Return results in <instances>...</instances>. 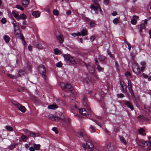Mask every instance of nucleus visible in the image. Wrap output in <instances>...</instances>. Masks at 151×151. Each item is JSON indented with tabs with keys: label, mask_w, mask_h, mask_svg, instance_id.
<instances>
[{
	"label": "nucleus",
	"mask_w": 151,
	"mask_h": 151,
	"mask_svg": "<svg viewBox=\"0 0 151 151\" xmlns=\"http://www.w3.org/2000/svg\"><path fill=\"white\" fill-rule=\"evenodd\" d=\"M76 135L77 136L79 137H83L85 141H86V145L84 143L82 145V147L84 150H86L87 148H92L93 145L92 141L90 139L89 137L87 135L86 133H76Z\"/></svg>",
	"instance_id": "obj_1"
},
{
	"label": "nucleus",
	"mask_w": 151,
	"mask_h": 151,
	"mask_svg": "<svg viewBox=\"0 0 151 151\" xmlns=\"http://www.w3.org/2000/svg\"><path fill=\"white\" fill-rule=\"evenodd\" d=\"M100 0H93V4H92L91 6V9H93L95 12V13L96 14H98V11L99 10L101 14H103V11L99 6V5L98 1Z\"/></svg>",
	"instance_id": "obj_2"
},
{
	"label": "nucleus",
	"mask_w": 151,
	"mask_h": 151,
	"mask_svg": "<svg viewBox=\"0 0 151 151\" xmlns=\"http://www.w3.org/2000/svg\"><path fill=\"white\" fill-rule=\"evenodd\" d=\"M38 70L40 73L42 75V77L44 78V79L45 80H46V70L45 68L44 65H40L38 68Z\"/></svg>",
	"instance_id": "obj_3"
},
{
	"label": "nucleus",
	"mask_w": 151,
	"mask_h": 151,
	"mask_svg": "<svg viewBox=\"0 0 151 151\" xmlns=\"http://www.w3.org/2000/svg\"><path fill=\"white\" fill-rule=\"evenodd\" d=\"M63 56L65 59L69 61L71 64L74 65L76 64V63L73 57L68 54L64 55Z\"/></svg>",
	"instance_id": "obj_4"
},
{
	"label": "nucleus",
	"mask_w": 151,
	"mask_h": 151,
	"mask_svg": "<svg viewBox=\"0 0 151 151\" xmlns=\"http://www.w3.org/2000/svg\"><path fill=\"white\" fill-rule=\"evenodd\" d=\"M85 65L89 72L91 74H93L94 72V69L92 64L90 63Z\"/></svg>",
	"instance_id": "obj_5"
},
{
	"label": "nucleus",
	"mask_w": 151,
	"mask_h": 151,
	"mask_svg": "<svg viewBox=\"0 0 151 151\" xmlns=\"http://www.w3.org/2000/svg\"><path fill=\"white\" fill-rule=\"evenodd\" d=\"M132 70L134 72L136 73L137 74L141 73L140 69L137 63H135L133 65Z\"/></svg>",
	"instance_id": "obj_6"
},
{
	"label": "nucleus",
	"mask_w": 151,
	"mask_h": 151,
	"mask_svg": "<svg viewBox=\"0 0 151 151\" xmlns=\"http://www.w3.org/2000/svg\"><path fill=\"white\" fill-rule=\"evenodd\" d=\"M15 105L18 109L23 113H24L26 111L25 107L22 106L20 104L16 103L15 104Z\"/></svg>",
	"instance_id": "obj_7"
},
{
	"label": "nucleus",
	"mask_w": 151,
	"mask_h": 151,
	"mask_svg": "<svg viewBox=\"0 0 151 151\" xmlns=\"http://www.w3.org/2000/svg\"><path fill=\"white\" fill-rule=\"evenodd\" d=\"M79 110L80 113L83 116L87 117H89L90 116V115L88 114V112L86 111L85 109L81 108L79 109Z\"/></svg>",
	"instance_id": "obj_8"
},
{
	"label": "nucleus",
	"mask_w": 151,
	"mask_h": 151,
	"mask_svg": "<svg viewBox=\"0 0 151 151\" xmlns=\"http://www.w3.org/2000/svg\"><path fill=\"white\" fill-rule=\"evenodd\" d=\"M128 88L131 96L132 97H134V95L132 89L131 82L130 80H128Z\"/></svg>",
	"instance_id": "obj_9"
},
{
	"label": "nucleus",
	"mask_w": 151,
	"mask_h": 151,
	"mask_svg": "<svg viewBox=\"0 0 151 151\" xmlns=\"http://www.w3.org/2000/svg\"><path fill=\"white\" fill-rule=\"evenodd\" d=\"M120 84L121 85V89L123 93H125L127 90V86L125 83L123 81H121L120 82Z\"/></svg>",
	"instance_id": "obj_10"
},
{
	"label": "nucleus",
	"mask_w": 151,
	"mask_h": 151,
	"mask_svg": "<svg viewBox=\"0 0 151 151\" xmlns=\"http://www.w3.org/2000/svg\"><path fill=\"white\" fill-rule=\"evenodd\" d=\"M49 117L50 119L52 121H58L60 120L63 119L61 116L60 117H59L58 116H55L52 114L49 115Z\"/></svg>",
	"instance_id": "obj_11"
},
{
	"label": "nucleus",
	"mask_w": 151,
	"mask_h": 151,
	"mask_svg": "<svg viewBox=\"0 0 151 151\" xmlns=\"http://www.w3.org/2000/svg\"><path fill=\"white\" fill-rule=\"evenodd\" d=\"M106 147L109 151H115L114 147L113 146V145L110 143H109L107 144Z\"/></svg>",
	"instance_id": "obj_12"
},
{
	"label": "nucleus",
	"mask_w": 151,
	"mask_h": 151,
	"mask_svg": "<svg viewBox=\"0 0 151 151\" xmlns=\"http://www.w3.org/2000/svg\"><path fill=\"white\" fill-rule=\"evenodd\" d=\"M124 104L132 110L134 109L133 106L132 105L131 102L128 101H126L124 103Z\"/></svg>",
	"instance_id": "obj_13"
},
{
	"label": "nucleus",
	"mask_w": 151,
	"mask_h": 151,
	"mask_svg": "<svg viewBox=\"0 0 151 151\" xmlns=\"http://www.w3.org/2000/svg\"><path fill=\"white\" fill-rule=\"evenodd\" d=\"M95 61L96 65H97V69L99 71H101L103 70V68H102L99 65L98 61V59L97 58H95Z\"/></svg>",
	"instance_id": "obj_14"
},
{
	"label": "nucleus",
	"mask_w": 151,
	"mask_h": 151,
	"mask_svg": "<svg viewBox=\"0 0 151 151\" xmlns=\"http://www.w3.org/2000/svg\"><path fill=\"white\" fill-rule=\"evenodd\" d=\"M14 30L16 37L17 38L19 37L21 35L20 34V30L18 29H14Z\"/></svg>",
	"instance_id": "obj_15"
},
{
	"label": "nucleus",
	"mask_w": 151,
	"mask_h": 151,
	"mask_svg": "<svg viewBox=\"0 0 151 151\" xmlns=\"http://www.w3.org/2000/svg\"><path fill=\"white\" fill-rule=\"evenodd\" d=\"M66 88L69 89L70 91L72 93H74V91L73 88L72 86L70 84L67 83L66 84Z\"/></svg>",
	"instance_id": "obj_16"
},
{
	"label": "nucleus",
	"mask_w": 151,
	"mask_h": 151,
	"mask_svg": "<svg viewBox=\"0 0 151 151\" xmlns=\"http://www.w3.org/2000/svg\"><path fill=\"white\" fill-rule=\"evenodd\" d=\"M12 14L13 16L17 20H19V15L17 12L15 11H13L12 12Z\"/></svg>",
	"instance_id": "obj_17"
},
{
	"label": "nucleus",
	"mask_w": 151,
	"mask_h": 151,
	"mask_svg": "<svg viewBox=\"0 0 151 151\" xmlns=\"http://www.w3.org/2000/svg\"><path fill=\"white\" fill-rule=\"evenodd\" d=\"M139 17L138 16L134 15L133 16V19L131 20V23L134 25L136 24L137 22V19H138Z\"/></svg>",
	"instance_id": "obj_18"
},
{
	"label": "nucleus",
	"mask_w": 151,
	"mask_h": 151,
	"mask_svg": "<svg viewBox=\"0 0 151 151\" xmlns=\"http://www.w3.org/2000/svg\"><path fill=\"white\" fill-rule=\"evenodd\" d=\"M58 106L55 103L52 105H50L48 106V109H55L57 108Z\"/></svg>",
	"instance_id": "obj_19"
},
{
	"label": "nucleus",
	"mask_w": 151,
	"mask_h": 151,
	"mask_svg": "<svg viewBox=\"0 0 151 151\" xmlns=\"http://www.w3.org/2000/svg\"><path fill=\"white\" fill-rule=\"evenodd\" d=\"M22 4L24 7H27L29 4V0H22Z\"/></svg>",
	"instance_id": "obj_20"
},
{
	"label": "nucleus",
	"mask_w": 151,
	"mask_h": 151,
	"mask_svg": "<svg viewBox=\"0 0 151 151\" xmlns=\"http://www.w3.org/2000/svg\"><path fill=\"white\" fill-rule=\"evenodd\" d=\"M57 39L60 43H62L64 41L63 37L62 35H60L58 36Z\"/></svg>",
	"instance_id": "obj_21"
},
{
	"label": "nucleus",
	"mask_w": 151,
	"mask_h": 151,
	"mask_svg": "<svg viewBox=\"0 0 151 151\" xmlns=\"http://www.w3.org/2000/svg\"><path fill=\"white\" fill-rule=\"evenodd\" d=\"M32 14L33 16L35 17H40V14L38 11H36L33 12Z\"/></svg>",
	"instance_id": "obj_22"
},
{
	"label": "nucleus",
	"mask_w": 151,
	"mask_h": 151,
	"mask_svg": "<svg viewBox=\"0 0 151 151\" xmlns=\"http://www.w3.org/2000/svg\"><path fill=\"white\" fill-rule=\"evenodd\" d=\"M81 33L82 36H84L88 35V31L86 29H83Z\"/></svg>",
	"instance_id": "obj_23"
},
{
	"label": "nucleus",
	"mask_w": 151,
	"mask_h": 151,
	"mask_svg": "<svg viewBox=\"0 0 151 151\" xmlns=\"http://www.w3.org/2000/svg\"><path fill=\"white\" fill-rule=\"evenodd\" d=\"M3 38L6 43H8L10 40V38L7 35H4Z\"/></svg>",
	"instance_id": "obj_24"
},
{
	"label": "nucleus",
	"mask_w": 151,
	"mask_h": 151,
	"mask_svg": "<svg viewBox=\"0 0 151 151\" xmlns=\"http://www.w3.org/2000/svg\"><path fill=\"white\" fill-rule=\"evenodd\" d=\"M83 103L85 106H87L88 105L87 100L85 97H83Z\"/></svg>",
	"instance_id": "obj_25"
},
{
	"label": "nucleus",
	"mask_w": 151,
	"mask_h": 151,
	"mask_svg": "<svg viewBox=\"0 0 151 151\" xmlns=\"http://www.w3.org/2000/svg\"><path fill=\"white\" fill-rule=\"evenodd\" d=\"M30 135L33 137H35L39 136V133H30Z\"/></svg>",
	"instance_id": "obj_26"
},
{
	"label": "nucleus",
	"mask_w": 151,
	"mask_h": 151,
	"mask_svg": "<svg viewBox=\"0 0 151 151\" xmlns=\"http://www.w3.org/2000/svg\"><path fill=\"white\" fill-rule=\"evenodd\" d=\"M71 35L73 37H76L77 36H80L81 35V33L80 32H78V33H73L71 34Z\"/></svg>",
	"instance_id": "obj_27"
},
{
	"label": "nucleus",
	"mask_w": 151,
	"mask_h": 151,
	"mask_svg": "<svg viewBox=\"0 0 151 151\" xmlns=\"http://www.w3.org/2000/svg\"><path fill=\"white\" fill-rule=\"evenodd\" d=\"M119 137L121 142L123 143L124 145H126L127 144V142L124 138L122 137H121L120 136H119Z\"/></svg>",
	"instance_id": "obj_28"
},
{
	"label": "nucleus",
	"mask_w": 151,
	"mask_h": 151,
	"mask_svg": "<svg viewBox=\"0 0 151 151\" xmlns=\"http://www.w3.org/2000/svg\"><path fill=\"white\" fill-rule=\"evenodd\" d=\"M19 17V20L21 19H24L27 18L26 15L24 13L20 15Z\"/></svg>",
	"instance_id": "obj_29"
},
{
	"label": "nucleus",
	"mask_w": 151,
	"mask_h": 151,
	"mask_svg": "<svg viewBox=\"0 0 151 151\" xmlns=\"http://www.w3.org/2000/svg\"><path fill=\"white\" fill-rule=\"evenodd\" d=\"M18 145V143H15L13 144H12L10 145L8 147V148L10 150H12L13 148L15 147L16 146Z\"/></svg>",
	"instance_id": "obj_30"
},
{
	"label": "nucleus",
	"mask_w": 151,
	"mask_h": 151,
	"mask_svg": "<svg viewBox=\"0 0 151 151\" xmlns=\"http://www.w3.org/2000/svg\"><path fill=\"white\" fill-rule=\"evenodd\" d=\"M12 24H13L14 28V29H18V28H19V27L17 25V23L15 20H14L12 22Z\"/></svg>",
	"instance_id": "obj_31"
},
{
	"label": "nucleus",
	"mask_w": 151,
	"mask_h": 151,
	"mask_svg": "<svg viewBox=\"0 0 151 151\" xmlns=\"http://www.w3.org/2000/svg\"><path fill=\"white\" fill-rule=\"evenodd\" d=\"M34 147L35 149L36 150H38L40 149V144H34Z\"/></svg>",
	"instance_id": "obj_32"
},
{
	"label": "nucleus",
	"mask_w": 151,
	"mask_h": 151,
	"mask_svg": "<svg viewBox=\"0 0 151 151\" xmlns=\"http://www.w3.org/2000/svg\"><path fill=\"white\" fill-rule=\"evenodd\" d=\"M60 86L61 88L63 89L66 88V84L64 83H61L60 84Z\"/></svg>",
	"instance_id": "obj_33"
},
{
	"label": "nucleus",
	"mask_w": 151,
	"mask_h": 151,
	"mask_svg": "<svg viewBox=\"0 0 151 151\" xmlns=\"http://www.w3.org/2000/svg\"><path fill=\"white\" fill-rule=\"evenodd\" d=\"M6 129L9 131H12L13 129L10 126H6Z\"/></svg>",
	"instance_id": "obj_34"
},
{
	"label": "nucleus",
	"mask_w": 151,
	"mask_h": 151,
	"mask_svg": "<svg viewBox=\"0 0 151 151\" xmlns=\"http://www.w3.org/2000/svg\"><path fill=\"white\" fill-rule=\"evenodd\" d=\"M145 25L144 24H142L140 25V31L141 32H142V30L145 29Z\"/></svg>",
	"instance_id": "obj_35"
},
{
	"label": "nucleus",
	"mask_w": 151,
	"mask_h": 151,
	"mask_svg": "<svg viewBox=\"0 0 151 151\" xmlns=\"http://www.w3.org/2000/svg\"><path fill=\"white\" fill-rule=\"evenodd\" d=\"M99 60L101 61H103L105 59V57L102 55H99Z\"/></svg>",
	"instance_id": "obj_36"
},
{
	"label": "nucleus",
	"mask_w": 151,
	"mask_h": 151,
	"mask_svg": "<svg viewBox=\"0 0 151 151\" xmlns=\"http://www.w3.org/2000/svg\"><path fill=\"white\" fill-rule=\"evenodd\" d=\"M119 21V19L118 18H116L114 19L113 20V22L114 24L115 25L117 24Z\"/></svg>",
	"instance_id": "obj_37"
},
{
	"label": "nucleus",
	"mask_w": 151,
	"mask_h": 151,
	"mask_svg": "<svg viewBox=\"0 0 151 151\" xmlns=\"http://www.w3.org/2000/svg\"><path fill=\"white\" fill-rule=\"evenodd\" d=\"M16 7L17 9H20L22 11H23L24 10V9L23 7L19 5H17Z\"/></svg>",
	"instance_id": "obj_38"
},
{
	"label": "nucleus",
	"mask_w": 151,
	"mask_h": 151,
	"mask_svg": "<svg viewBox=\"0 0 151 151\" xmlns=\"http://www.w3.org/2000/svg\"><path fill=\"white\" fill-rule=\"evenodd\" d=\"M25 73V72L23 70H20L19 72V75L21 76L24 75Z\"/></svg>",
	"instance_id": "obj_39"
},
{
	"label": "nucleus",
	"mask_w": 151,
	"mask_h": 151,
	"mask_svg": "<svg viewBox=\"0 0 151 151\" xmlns=\"http://www.w3.org/2000/svg\"><path fill=\"white\" fill-rule=\"evenodd\" d=\"M53 13L54 15L56 16L58 15L59 14V12L56 9H55L53 10Z\"/></svg>",
	"instance_id": "obj_40"
},
{
	"label": "nucleus",
	"mask_w": 151,
	"mask_h": 151,
	"mask_svg": "<svg viewBox=\"0 0 151 151\" xmlns=\"http://www.w3.org/2000/svg\"><path fill=\"white\" fill-rule=\"evenodd\" d=\"M36 47L39 49H42L43 48V46L40 44H38L37 45Z\"/></svg>",
	"instance_id": "obj_41"
},
{
	"label": "nucleus",
	"mask_w": 151,
	"mask_h": 151,
	"mask_svg": "<svg viewBox=\"0 0 151 151\" xmlns=\"http://www.w3.org/2000/svg\"><path fill=\"white\" fill-rule=\"evenodd\" d=\"M54 53L55 54H58L60 52V50L56 48L54 50Z\"/></svg>",
	"instance_id": "obj_42"
},
{
	"label": "nucleus",
	"mask_w": 151,
	"mask_h": 151,
	"mask_svg": "<svg viewBox=\"0 0 151 151\" xmlns=\"http://www.w3.org/2000/svg\"><path fill=\"white\" fill-rule=\"evenodd\" d=\"M7 76L8 77L13 79H14V78H15L16 77L10 74H7Z\"/></svg>",
	"instance_id": "obj_43"
},
{
	"label": "nucleus",
	"mask_w": 151,
	"mask_h": 151,
	"mask_svg": "<svg viewBox=\"0 0 151 151\" xmlns=\"http://www.w3.org/2000/svg\"><path fill=\"white\" fill-rule=\"evenodd\" d=\"M86 106L87 107V109L88 111V114H89V113L91 114L92 112L91 111V109L90 108V107L89 106V105H88L87 106Z\"/></svg>",
	"instance_id": "obj_44"
},
{
	"label": "nucleus",
	"mask_w": 151,
	"mask_h": 151,
	"mask_svg": "<svg viewBox=\"0 0 151 151\" xmlns=\"http://www.w3.org/2000/svg\"><path fill=\"white\" fill-rule=\"evenodd\" d=\"M145 142H147V144L145 145V148H148L149 147L150 145V144L149 142L146 141H145Z\"/></svg>",
	"instance_id": "obj_45"
},
{
	"label": "nucleus",
	"mask_w": 151,
	"mask_h": 151,
	"mask_svg": "<svg viewBox=\"0 0 151 151\" xmlns=\"http://www.w3.org/2000/svg\"><path fill=\"white\" fill-rule=\"evenodd\" d=\"M143 141L141 140H138L137 141V144L139 145L140 146V147L141 146V145L143 142Z\"/></svg>",
	"instance_id": "obj_46"
},
{
	"label": "nucleus",
	"mask_w": 151,
	"mask_h": 151,
	"mask_svg": "<svg viewBox=\"0 0 151 151\" xmlns=\"http://www.w3.org/2000/svg\"><path fill=\"white\" fill-rule=\"evenodd\" d=\"M96 25V24L93 21H91L90 22V25L91 27H94Z\"/></svg>",
	"instance_id": "obj_47"
},
{
	"label": "nucleus",
	"mask_w": 151,
	"mask_h": 151,
	"mask_svg": "<svg viewBox=\"0 0 151 151\" xmlns=\"http://www.w3.org/2000/svg\"><path fill=\"white\" fill-rule=\"evenodd\" d=\"M107 52L108 54L109 55L110 57L111 58H113V55L111 54V52L109 51L108 50H107Z\"/></svg>",
	"instance_id": "obj_48"
},
{
	"label": "nucleus",
	"mask_w": 151,
	"mask_h": 151,
	"mask_svg": "<svg viewBox=\"0 0 151 151\" xmlns=\"http://www.w3.org/2000/svg\"><path fill=\"white\" fill-rule=\"evenodd\" d=\"M125 75L127 76H129L130 77L131 76V73L129 72H127L125 73Z\"/></svg>",
	"instance_id": "obj_49"
},
{
	"label": "nucleus",
	"mask_w": 151,
	"mask_h": 151,
	"mask_svg": "<svg viewBox=\"0 0 151 151\" xmlns=\"http://www.w3.org/2000/svg\"><path fill=\"white\" fill-rule=\"evenodd\" d=\"M1 22L3 24H5L6 23V20L5 18H3L1 19Z\"/></svg>",
	"instance_id": "obj_50"
},
{
	"label": "nucleus",
	"mask_w": 151,
	"mask_h": 151,
	"mask_svg": "<svg viewBox=\"0 0 151 151\" xmlns=\"http://www.w3.org/2000/svg\"><path fill=\"white\" fill-rule=\"evenodd\" d=\"M146 131L143 128H140L138 130V132H144Z\"/></svg>",
	"instance_id": "obj_51"
},
{
	"label": "nucleus",
	"mask_w": 151,
	"mask_h": 151,
	"mask_svg": "<svg viewBox=\"0 0 151 151\" xmlns=\"http://www.w3.org/2000/svg\"><path fill=\"white\" fill-rule=\"evenodd\" d=\"M95 36L94 35H93L90 37V40L91 41L93 42L95 40Z\"/></svg>",
	"instance_id": "obj_52"
},
{
	"label": "nucleus",
	"mask_w": 151,
	"mask_h": 151,
	"mask_svg": "<svg viewBox=\"0 0 151 151\" xmlns=\"http://www.w3.org/2000/svg\"><path fill=\"white\" fill-rule=\"evenodd\" d=\"M62 65V64L61 62H58L56 64V66L58 67H60Z\"/></svg>",
	"instance_id": "obj_53"
},
{
	"label": "nucleus",
	"mask_w": 151,
	"mask_h": 151,
	"mask_svg": "<svg viewBox=\"0 0 151 151\" xmlns=\"http://www.w3.org/2000/svg\"><path fill=\"white\" fill-rule=\"evenodd\" d=\"M145 141H143L141 146L142 147H145V145H147V143L145 142Z\"/></svg>",
	"instance_id": "obj_54"
},
{
	"label": "nucleus",
	"mask_w": 151,
	"mask_h": 151,
	"mask_svg": "<svg viewBox=\"0 0 151 151\" xmlns=\"http://www.w3.org/2000/svg\"><path fill=\"white\" fill-rule=\"evenodd\" d=\"M117 96L118 98H122L124 96V95L122 93H120L117 94Z\"/></svg>",
	"instance_id": "obj_55"
},
{
	"label": "nucleus",
	"mask_w": 151,
	"mask_h": 151,
	"mask_svg": "<svg viewBox=\"0 0 151 151\" xmlns=\"http://www.w3.org/2000/svg\"><path fill=\"white\" fill-rule=\"evenodd\" d=\"M52 130L55 132H58V129L57 128L54 127L52 129Z\"/></svg>",
	"instance_id": "obj_56"
},
{
	"label": "nucleus",
	"mask_w": 151,
	"mask_h": 151,
	"mask_svg": "<svg viewBox=\"0 0 151 151\" xmlns=\"http://www.w3.org/2000/svg\"><path fill=\"white\" fill-rule=\"evenodd\" d=\"M22 138L23 141L24 142L26 141V140L27 138L24 135H23L22 136Z\"/></svg>",
	"instance_id": "obj_57"
},
{
	"label": "nucleus",
	"mask_w": 151,
	"mask_h": 151,
	"mask_svg": "<svg viewBox=\"0 0 151 151\" xmlns=\"http://www.w3.org/2000/svg\"><path fill=\"white\" fill-rule=\"evenodd\" d=\"M109 0H104V4L107 5L109 3Z\"/></svg>",
	"instance_id": "obj_58"
},
{
	"label": "nucleus",
	"mask_w": 151,
	"mask_h": 151,
	"mask_svg": "<svg viewBox=\"0 0 151 151\" xmlns=\"http://www.w3.org/2000/svg\"><path fill=\"white\" fill-rule=\"evenodd\" d=\"M18 38L21 39L23 41H24V37H23V35H21L19 37H18Z\"/></svg>",
	"instance_id": "obj_59"
},
{
	"label": "nucleus",
	"mask_w": 151,
	"mask_h": 151,
	"mask_svg": "<svg viewBox=\"0 0 151 151\" xmlns=\"http://www.w3.org/2000/svg\"><path fill=\"white\" fill-rule=\"evenodd\" d=\"M142 75L145 78H148V75L144 73H143Z\"/></svg>",
	"instance_id": "obj_60"
},
{
	"label": "nucleus",
	"mask_w": 151,
	"mask_h": 151,
	"mask_svg": "<svg viewBox=\"0 0 151 151\" xmlns=\"http://www.w3.org/2000/svg\"><path fill=\"white\" fill-rule=\"evenodd\" d=\"M145 67L144 66H142L141 67V68L140 69V71H141L142 72H143L144 71L145 69Z\"/></svg>",
	"instance_id": "obj_61"
},
{
	"label": "nucleus",
	"mask_w": 151,
	"mask_h": 151,
	"mask_svg": "<svg viewBox=\"0 0 151 151\" xmlns=\"http://www.w3.org/2000/svg\"><path fill=\"white\" fill-rule=\"evenodd\" d=\"M127 44L128 46V48L129 49V50H130L131 49V45H130V44L129 43H128L127 42Z\"/></svg>",
	"instance_id": "obj_62"
},
{
	"label": "nucleus",
	"mask_w": 151,
	"mask_h": 151,
	"mask_svg": "<svg viewBox=\"0 0 151 151\" xmlns=\"http://www.w3.org/2000/svg\"><path fill=\"white\" fill-rule=\"evenodd\" d=\"M117 14V13L116 12L114 11H113L112 14V15L113 16H115Z\"/></svg>",
	"instance_id": "obj_63"
},
{
	"label": "nucleus",
	"mask_w": 151,
	"mask_h": 151,
	"mask_svg": "<svg viewBox=\"0 0 151 151\" xmlns=\"http://www.w3.org/2000/svg\"><path fill=\"white\" fill-rule=\"evenodd\" d=\"M30 151H35V148L33 147H31L29 148Z\"/></svg>",
	"instance_id": "obj_64"
}]
</instances>
